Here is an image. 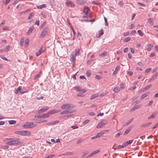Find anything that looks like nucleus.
Instances as JSON below:
<instances>
[{
  "label": "nucleus",
  "mask_w": 158,
  "mask_h": 158,
  "mask_svg": "<svg viewBox=\"0 0 158 158\" xmlns=\"http://www.w3.org/2000/svg\"><path fill=\"white\" fill-rule=\"evenodd\" d=\"M4 141L6 142V144L7 145H17L20 143L19 139L6 138L4 139Z\"/></svg>",
  "instance_id": "f257e3e1"
},
{
  "label": "nucleus",
  "mask_w": 158,
  "mask_h": 158,
  "mask_svg": "<svg viewBox=\"0 0 158 158\" xmlns=\"http://www.w3.org/2000/svg\"><path fill=\"white\" fill-rule=\"evenodd\" d=\"M83 12L84 13L83 17L86 18L90 17L91 13L88 7H85L83 9Z\"/></svg>",
  "instance_id": "f03ea898"
},
{
  "label": "nucleus",
  "mask_w": 158,
  "mask_h": 158,
  "mask_svg": "<svg viewBox=\"0 0 158 158\" xmlns=\"http://www.w3.org/2000/svg\"><path fill=\"white\" fill-rule=\"evenodd\" d=\"M35 126V125H34L33 123L28 122L24 123V124L23 126V127L24 128H31Z\"/></svg>",
  "instance_id": "7ed1b4c3"
},
{
  "label": "nucleus",
  "mask_w": 158,
  "mask_h": 158,
  "mask_svg": "<svg viewBox=\"0 0 158 158\" xmlns=\"http://www.w3.org/2000/svg\"><path fill=\"white\" fill-rule=\"evenodd\" d=\"M27 92V90L22 89L21 87L19 86L16 89H15V93L16 94H22Z\"/></svg>",
  "instance_id": "20e7f679"
},
{
  "label": "nucleus",
  "mask_w": 158,
  "mask_h": 158,
  "mask_svg": "<svg viewBox=\"0 0 158 158\" xmlns=\"http://www.w3.org/2000/svg\"><path fill=\"white\" fill-rule=\"evenodd\" d=\"M40 115L37 116H35V118L34 119L35 122L37 123H40L44 122H47V121L44 119H41L42 118L40 117Z\"/></svg>",
  "instance_id": "39448f33"
},
{
  "label": "nucleus",
  "mask_w": 158,
  "mask_h": 158,
  "mask_svg": "<svg viewBox=\"0 0 158 158\" xmlns=\"http://www.w3.org/2000/svg\"><path fill=\"white\" fill-rule=\"evenodd\" d=\"M73 107V106L71 104L69 103L64 104L61 106V108L62 109L71 110L70 109Z\"/></svg>",
  "instance_id": "423d86ee"
},
{
  "label": "nucleus",
  "mask_w": 158,
  "mask_h": 158,
  "mask_svg": "<svg viewBox=\"0 0 158 158\" xmlns=\"http://www.w3.org/2000/svg\"><path fill=\"white\" fill-rule=\"evenodd\" d=\"M107 123L106 120H103L100 122L97 125V128H100L103 127Z\"/></svg>",
  "instance_id": "0eeeda50"
},
{
  "label": "nucleus",
  "mask_w": 158,
  "mask_h": 158,
  "mask_svg": "<svg viewBox=\"0 0 158 158\" xmlns=\"http://www.w3.org/2000/svg\"><path fill=\"white\" fill-rule=\"evenodd\" d=\"M66 5L69 7L73 8L74 7V3L70 1L67 0L65 3Z\"/></svg>",
  "instance_id": "6e6552de"
},
{
  "label": "nucleus",
  "mask_w": 158,
  "mask_h": 158,
  "mask_svg": "<svg viewBox=\"0 0 158 158\" xmlns=\"http://www.w3.org/2000/svg\"><path fill=\"white\" fill-rule=\"evenodd\" d=\"M75 110H65L62 112H61L60 113V114H67L69 113H72L73 112H75Z\"/></svg>",
  "instance_id": "1a4fd4ad"
},
{
  "label": "nucleus",
  "mask_w": 158,
  "mask_h": 158,
  "mask_svg": "<svg viewBox=\"0 0 158 158\" xmlns=\"http://www.w3.org/2000/svg\"><path fill=\"white\" fill-rule=\"evenodd\" d=\"M48 30L47 29H44L40 35V38L44 37L45 35H47L48 34Z\"/></svg>",
  "instance_id": "9d476101"
},
{
  "label": "nucleus",
  "mask_w": 158,
  "mask_h": 158,
  "mask_svg": "<svg viewBox=\"0 0 158 158\" xmlns=\"http://www.w3.org/2000/svg\"><path fill=\"white\" fill-rule=\"evenodd\" d=\"M60 110L59 109H54L48 112L50 115L60 112Z\"/></svg>",
  "instance_id": "9b49d317"
},
{
  "label": "nucleus",
  "mask_w": 158,
  "mask_h": 158,
  "mask_svg": "<svg viewBox=\"0 0 158 158\" xmlns=\"http://www.w3.org/2000/svg\"><path fill=\"white\" fill-rule=\"evenodd\" d=\"M48 108L49 107L48 106H45V107L40 109L38 111V112L39 113H41L44 112L48 110Z\"/></svg>",
  "instance_id": "f8f14e48"
},
{
  "label": "nucleus",
  "mask_w": 158,
  "mask_h": 158,
  "mask_svg": "<svg viewBox=\"0 0 158 158\" xmlns=\"http://www.w3.org/2000/svg\"><path fill=\"white\" fill-rule=\"evenodd\" d=\"M158 113L157 112H153L152 115H150L148 118V119H151L155 118Z\"/></svg>",
  "instance_id": "ddd939ff"
},
{
  "label": "nucleus",
  "mask_w": 158,
  "mask_h": 158,
  "mask_svg": "<svg viewBox=\"0 0 158 158\" xmlns=\"http://www.w3.org/2000/svg\"><path fill=\"white\" fill-rule=\"evenodd\" d=\"M103 34L104 31L102 29L99 31L98 33L96 34V36L97 37L99 38Z\"/></svg>",
  "instance_id": "4468645a"
},
{
  "label": "nucleus",
  "mask_w": 158,
  "mask_h": 158,
  "mask_svg": "<svg viewBox=\"0 0 158 158\" xmlns=\"http://www.w3.org/2000/svg\"><path fill=\"white\" fill-rule=\"evenodd\" d=\"M24 131H18L15 132V133L16 134L19 135H21L24 136Z\"/></svg>",
  "instance_id": "2eb2a0df"
},
{
  "label": "nucleus",
  "mask_w": 158,
  "mask_h": 158,
  "mask_svg": "<svg viewBox=\"0 0 158 158\" xmlns=\"http://www.w3.org/2000/svg\"><path fill=\"white\" fill-rule=\"evenodd\" d=\"M76 56H75L73 54H73H72L71 55L70 59L71 60V61L73 62V64H74L75 61V58Z\"/></svg>",
  "instance_id": "dca6fc26"
},
{
  "label": "nucleus",
  "mask_w": 158,
  "mask_h": 158,
  "mask_svg": "<svg viewBox=\"0 0 158 158\" xmlns=\"http://www.w3.org/2000/svg\"><path fill=\"white\" fill-rule=\"evenodd\" d=\"M100 152V151L99 150H96L94 151L91 153L88 156L89 157H91L93 155H95V154L98 153Z\"/></svg>",
  "instance_id": "f3484780"
},
{
  "label": "nucleus",
  "mask_w": 158,
  "mask_h": 158,
  "mask_svg": "<svg viewBox=\"0 0 158 158\" xmlns=\"http://www.w3.org/2000/svg\"><path fill=\"white\" fill-rule=\"evenodd\" d=\"M48 112L45 114H43L41 115H40V117L42 118H47L49 117L50 116Z\"/></svg>",
  "instance_id": "a211bd4d"
},
{
  "label": "nucleus",
  "mask_w": 158,
  "mask_h": 158,
  "mask_svg": "<svg viewBox=\"0 0 158 158\" xmlns=\"http://www.w3.org/2000/svg\"><path fill=\"white\" fill-rule=\"evenodd\" d=\"M150 94V92H147L143 94L140 98V99H143L145 97L148 95Z\"/></svg>",
  "instance_id": "6ab92c4d"
},
{
  "label": "nucleus",
  "mask_w": 158,
  "mask_h": 158,
  "mask_svg": "<svg viewBox=\"0 0 158 158\" xmlns=\"http://www.w3.org/2000/svg\"><path fill=\"white\" fill-rule=\"evenodd\" d=\"M44 50H43L42 48H41L38 51L36 52V55L37 56L40 55L44 51Z\"/></svg>",
  "instance_id": "aec40b11"
},
{
  "label": "nucleus",
  "mask_w": 158,
  "mask_h": 158,
  "mask_svg": "<svg viewBox=\"0 0 158 158\" xmlns=\"http://www.w3.org/2000/svg\"><path fill=\"white\" fill-rule=\"evenodd\" d=\"M133 141V140H132L127 141L126 142L123 143V145L126 147L127 145L131 144L132 142Z\"/></svg>",
  "instance_id": "412c9836"
},
{
  "label": "nucleus",
  "mask_w": 158,
  "mask_h": 158,
  "mask_svg": "<svg viewBox=\"0 0 158 158\" xmlns=\"http://www.w3.org/2000/svg\"><path fill=\"white\" fill-rule=\"evenodd\" d=\"M34 29V27H31L28 30V31L27 32V35H29L33 31V29Z\"/></svg>",
  "instance_id": "4be33fe9"
},
{
  "label": "nucleus",
  "mask_w": 158,
  "mask_h": 158,
  "mask_svg": "<svg viewBox=\"0 0 158 158\" xmlns=\"http://www.w3.org/2000/svg\"><path fill=\"white\" fill-rule=\"evenodd\" d=\"M153 47V44H149L148 45V47L147 48V50L150 51L151 50L152 48Z\"/></svg>",
  "instance_id": "5701e85b"
},
{
  "label": "nucleus",
  "mask_w": 158,
  "mask_h": 158,
  "mask_svg": "<svg viewBox=\"0 0 158 158\" xmlns=\"http://www.w3.org/2000/svg\"><path fill=\"white\" fill-rule=\"evenodd\" d=\"M119 68H120L119 66H117L115 68V70L113 73V75H115L116 74H117V73L118 70L119 69Z\"/></svg>",
  "instance_id": "b1692460"
},
{
  "label": "nucleus",
  "mask_w": 158,
  "mask_h": 158,
  "mask_svg": "<svg viewBox=\"0 0 158 158\" xmlns=\"http://www.w3.org/2000/svg\"><path fill=\"white\" fill-rule=\"evenodd\" d=\"M152 86L151 85H149L146 86L144 88H143L142 89V90L143 91H144L148 89H149Z\"/></svg>",
  "instance_id": "393cba45"
},
{
  "label": "nucleus",
  "mask_w": 158,
  "mask_h": 158,
  "mask_svg": "<svg viewBox=\"0 0 158 158\" xmlns=\"http://www.w3.org/2000/svg\"><path fill=\"white\" fill-rule=\"evenodd\" d=\"M24 135L25 136H29L31 135V132L28 131H24Z\"/></svg>",
  "instance_id": "a878e982"
},
{
  "label": "nucleus",
  "mask_w": 158,
  "mask_h": 158,
  "mask_svg": "<svg viewBox=\"0 0 158 158\" xmlns=\"http://www.w3.org/2000/svg\"><path fill=\"white\" fill-rule=\"evenodd\" d=\"M46 7V5L45 4H43L41 5L38 6H37V8L38 9H42Z\"/></svg>",
  "instance_id": "bb28decb"
},
{
  "label": "nucleus",
  "mask_w": 158,
  "mask_h": 158,
  "mask_svg": "<svg viewBox=\"0 0 158 158\" xmlns=\"http://www.w3.org/2000/svg\"><path fill=\"white\" fill-rule=\"evenodd\" d=\"M10 49V46L9 45H6L4 49L5 52H8Z\"/></svg>",
  "instance_id": "cd10ccee"
},
{
  "label": "nucleus",
  "mask_w": 158,
  "mask_h": 158,
  "mask_svg": "<svg viewBox=\"0 0 158 158\" xmlns=\"http://www.w3.org/2000/svg\"><path fill=\"white\" fill-rule=\"evenodd\" d=\"M113 91L115 93L118 92L120 91V88L118 87H115L113 89Z\"/></svg>",
  "instance_id": "c85d7f7f"
},
{
  "label": "nucleus",
  "mask_w": 158,
  "mask_h": 158,
  "mask_svg": "<svg viewBox=\"0 0 158 158\" xmlns=\"http://www.w3.org/2000/svg\"><path fill=\"white\" fill-rule=\"evenodd\" d=\"M153 20L152 18H149L148 19V22L151 26H152L153 24Z\"/></svg>",
  "instance_id": "c756f323"
},
{
  "label": "nucleus",
  "mask_w": 158,
  "mask_h": 158,
  "mask_svg": "<svg viewBox=\"0 0 158 158\" xmlns=\"http://www.w3.org/2000/svg\"><path fill=\"white\" fill-rule=\"evenodd\" d=\"M131 130V128H129L127 129L125 131L124 135H126L128 134Z\"/></svg>",
  "instance_id": "7c9ffc66"
},
{
  "label": "nucleus",
  "mask_w": 158,
  "mask_h": 158,
  "mask_svg": "<svg viewBox=\"0 0 158 158\" xmlns=\"http://www.w3.org/2000/svg\"><path fill=\"white\" fill-rule=\"evenodd\" d=\"M8 123L10 124H14L16 123V121L15 120H10L9 121Z\"/></svg>",
  "instance_id": "2f4dec72"
},
{
  "label": "nucleus",
  "mask_w": 158,
  "mask_h": 158,
  "mask_svg": "<svg viewBox=\"0 0 158 158\" xmlns=\"http://www.w3.org/2000/svg\"><path fill=\"white\" fill-rule=\"evenodd\" d=\"M29 43V40L28 39H26L25 41V45L26 47L28 46Z\"/></svg>",
  "instance_id": "473e14b6"
},
{
  "label": "nucleus",
  "mask_w": 158,
  "mask_h": 158,
  "mask_svg": "<svg viewBox=\"0 0 158 158\" xmlns=\"http://www.w3.org/2000/svg\"><path fill=\"white\" fill-rule=\"evenodd\" d=\"M74 89L77 91H81V88L80 87L76 86L74 87Z\"/></svg>",
  "instance_id": "72a5a7b5"
},
{
  "label": "nucleus",
  "mask_w": 158,
  "mask_h": 158,
  "mask_svg": "<svg viewBox=\"0 0 158 158\" xmlns=\"http://www.w3.org/2000/svg\"><path fill=\"white\" fill-rule=\"evenodd\" d=\"M75 52L74 53V54L76 56H78V53L80 52L79 49V48H78L77 49H76L75 50Z\"/></svg>",
  "instance_id": "f704fd0d"
},
{
  "label": "nucleus",
  "mask_w": 158,
  "mask_h": 158,
  "mask_svg": "<svg viewBox=\"0 0 158 158\" xmlns=\"http://www.w3.org/2000/svg\"><path fill=\"white\" fill-rule=\"evenodd\" d=\"M98 95L97 94H94L93 95L91 96L90 97V99H94V98L97 97L98 96Z\"/></svg>",
  "instance_id": "c9c22d12"
},
{
  "label": "nucleus",
  "mask_w": 158,
  "mask_h": 158,
  "mask_svg": "<svg viewBox=\"0 0 158 158\" xmlns=\"http://www.w3.org/2000/svg\"><path fill=\"white\" fill-rule=\"evenodd\" d=\"M86 73L87 76L88 77H90L91 75V71L89 70L87 71Z\"/></svg>",
  "instance_id": "e433bc0d"
},
{
  "label": "nucleus",
  "mask_w": 158,
  "mask_h": 158,
  "mask_svg": "<svg viewBox=\"0 0 158 158\" xmlns=\"http://www.w3.org/2000/svg\"><path fill=\"white\" fill-rule=\"evenodd\" d=\"M34 14L33 12L31 13L29 15L28 19H30L32 18L33 16L34 15Z\"/></svg>",
  "instance_id": "4c0bfd02"
},
{
  "label": "nucleus",
  "mask_w": 158,
  "mask_h": 158,
  "mask_svg": "<svg viewBox=\"0 0 158 158\" xmlns=\"http://www.w3.org/2000/svg\"><path fill=\"white\" fill-rule=\"evenodd\" d=\"M151 69H152L151 68H148L145 70V73H148L151 70Z\"/></svg>",
  "instance_id": "58836bf2"
},
{
  "label": "nucleus",
  "mask_w": 158,
  "mask_h": 158,
  "mask_svg": "<svg viewBox=\"0 0 158 158\" xmlns=\"http://www.w3.org/2000/svg\"><path fill=\"white\" fill-rule=\"evenodd\" d=\"M125 84L124 83H122L120 84V88L122 89H124L125 88Z\"/></svg>",
  "instance_id": "ea45409f"
},
{
  "label": "nucleus",
  "mask_w": 158,
  "mask_h": 158,
  "mask_svg": "<svg viewBox=\"0 0 158 158\" xmlns=\"http://www.w3.org/2000/svg\"><path fill=\"white\" fill-rule=\"evenodd\" d=\"M131 38L130 37H127L125 39H124L123 41L124 42H128L130 40Z\"/></svg>",
  "instance_id": "a19ab883"
},
{
  "label": "nucleus",
  "mask_w": 158,
  "mask_h": 158,
  "mask_svg": "<svg viewBox=\"0 0 158 158\" xmlns=\"http://www.w3.org/2000/svg\"><path fill=\"white\" fill-rule=\"evenodd\" d=\"M6 23V21L5 20H3L2 21V23L0 24V27H2Z\"/></svg>",
  "instance_id": "79ce46f5"
},
{
  "label": "nucleus",
  "mask_w": 158,
  "mask_h": 158,
  "mask_svg": "<svg viewBox=\"0 0 158 158\" xmlns=\"http://www.w3.org/2000/svg\"><path fill=\"white\" fill-rule=\"evenodd\" d=\"M1 148L3 149H7L9 148L8 145H3L2 146Z\"/></svg>",
  "instance_id": "37998d69"
},
{
  "label": "nucleus",
  "mask_w": 158,
  "mask_h": 158,
  "mask_svg": "<svg viewBox=\"0 0 158 158\" xmlns=\"http://www.w3.org/2000/svg\"><path fill=\"white\" fill-rule=\"evenodd\" d=\"M24 39L23 38L22 39L20 40V44L21 46H22L24 42Z\"/></svg>",
  "instance_id": "c03bdc74"
},
{
  "label": "nucleus",
  "mask_w": 158,
  "mask_h": 158,
  "mask_svg": "<svg viewBox=\"0 0 158 158\" xmlns=\"http://www.w3.org/2000/svg\"><path fill=\"white\" fill-rule=\"evenodd\" d=\"M125 146L123 145V143L122 145H118L117 147V148L118 149H121L123 148Z\"/></svg>",
  "instance_id": "a18cd8bd"
},
{
  "label": "nucleus",
  "mask_w": 158,
  "mask_h": 158,
  "mask_svg": "<svg viewBox=\"0 0 158 158\" xmlns=\"http://www.w3.org/2000/svg\"><path fill=\"white\" fill-rule=\"evenodd\" d=\"M81 37V35L80 33L78 32L77 34V38L79 39L80 40Z\"/></svg>",
  "instance_id": "49530a36"
},
{
  "label": "nucleus",
  "mask_w": 158,
  "mask_h": 158,
  "mask_svg": "<svg viewBox=\"0 0 158 158\" xmlns=\"http://www.w3.org/2000/svg\"><path fill=\"white\" fill-rule=\"evenodd\" d=\"M122 134V133L121 132H119L116 134L115 135V137H118Z\"/></svg>",
  "instance_id": "de8ad7c7"
},
{
  "label": "nucleus",
  "mask_w": 158,
  "mask_h": 158,
  "mask_svg": "<svg viewBox=\"0 0 158 158\" xmlns=\"http://www.w3.org/2000/svg\"><path fill=\"white\" fill-rule=\"evenodd\" d=\"M104 20H105V25L106 26H108V23L107 22V19L106 17H104Z\"/></svg>",
  "instance_id": "09e8293b"
},
{
  "label": "nucleus",
  "mask_w": 158,
  "mask_h": 158,
  "mask_svg": "<svg viewBox=\"0 0 158 158\" xmlns=\"http://www.w3.org/2000/svg\"><path fill=\"white\" fill-rule=\"evenodd\" d=\"M89 119H86L85 120L83 123V124L84 125H85L87 123H88L89 122Z\"/></svg>",
  "instance_id": "8fccbe9b"
},
{
  "label": "nucleus",
  "mask_w": 158,
  "mask_h": 158,
  "mask_svg": "<svg viewBox=\"0 0 158 158\" xmlns=\"http://www.w3.org/2000/svg\"><path fill=\"white\" fill-rule=\"evenodd\" d=\"M9 27L8 26H4L3 27L2 30H6L8 29Z\"/></svg>",
  "instance_id": "3c124183"
},
{
  "label": "nucleus",
  "mask_w": 158,
  "mask_h": 158,
  "mask_svg": "<svg viewBox=\"0 0 158 158\" xmlns=\"http://www.w3.org/2000/svg\"><path fill=\"white\" fill-rule=\"evenodd\" d=\"M82 141V139L81 138H80L78 139L77 141V143L78 144L81 143Z\"/></svg>",
  "instance_id": "603ef678"
},
{
  "label": "nucleus",
  "mask_w": 158,
  "mask_h": 158,
  "mask_svg": "<svg viewBox=\"0 0 158 158\" xmlns=\"http://www.w3.org/2000/svg\"><path fill=\"white\" fill-rule=\"evenodd\" d=\"M156 78V77L155 75H154L152 77L150 80V81L154 80H155Z\"/></svg>",
  "instance_id": "864d4df0"
},
{
  "label": "nucleus",
  "mask_w": 158,
  "mask_h": 158,
  "mask_svg": "<svg viewBox=\"0 0 158 158\" xmlns=\"http://www.w3.org/2000/svg\"><path fill=\"white\" fill-rule=\"evenodd\" d=\"M102 135V134L101 133H99L97 134L96 137L97 138L101 136Z\"/></svg>",
  "instance_id": "5fc2aeb1"
},
{
  "label": "nucleus",
  "mask_w": 158,
  "mask_h": 158,
  "mask_svg": "<svg viewBox=\"0 0 158 158\" xmlns=\"http://www.w3.org/2000/svg\"><path fill=\"white\" fill-rule=\"evenodd\" d=\"M0 57L3 60H8L5 57H4L2 56H0Z\"/></svg>",
  "instance_id": "6e6d98bb"
},
{
  "label": "nucleus",
  "mask_w": 158,
  "mask_h": 158,
  "mask_svg": "<svg viewBox=\"0 0 158 158\" xmlns=\"http://www.w3.org/2000/svg\"><path fill=\"white\" fill-rule=\"evenodd\" d=\"M158 127V122L152 128V129H154Z\"/></svg>",
  "instance_id": "4d7b16f0"
},
{
  "label": "nucleus",
  "mask_w": 158,
  "mask_h": 158,
  "mask_svg": "<svg viewBox=\"0 0 158 158\" xmlns=\"http://www.w3.org/2000/svg\"><path fill=\"white\" fill-rule=\"evenodd\" d=\"M107 54V52H103L102 54H100V56H104L106 55Z\"/></svg>",
  "instance_id": "13d9d810"
},
{
  "label": "nucleus",
  "mask_w": 158,
  "mask_h": 158,
  "mask_svg": "<svg viewBox=\"0 0 158 158\" xmlns=\"http://www.w3.org/2000/svg\"><path fill=\"white\" fill-rule=\"evenodd\" d=\"M136 33V31H132L131 33V35H135Z\"/></svg>",
  "instance_id": "bf43d9fd"
},
{
  "label": "nucleus",
  "mask_w": 158,
  "mask_h": 158,
  "mask_svg": "<svg viewBox=\"0 0 158 158\" xmlns=\"http://www.w3.org/2000/svg\"><path fill=\"white\" fill-rule=\"evenodd\" d=\"M40 76V74H37L34 77V79H36L37 78H39Z\"/></svg>",
  "instance_id": "052dcab7"
},
{
  "label": "nucleus",
  "mask_w": 158,
  "mask_h": 158,
  "mask_svg": "<svg viewBox=\"0 0 158 158\" xmlns=\"http://www.w3.org/2000/svg\"><path fill=\"white\" fill-rule=\"evenodd\" d=\"M92 3L93 4L96 5H98L99 4V2H95L94 1H92Z\"/></svg>",
  "instance_id": "680f3d73"
},
{
  "label": "nucleus",
  "mask_w": 158,
  "mask_h": 158,
  "mask_svg": "<svg viewBox=\"0 0 158 158\" xmlns=\"http://www.w3.org/2000/svg\"><path fill=\"white\" fill-rule=\"evenodd\" d=\"M156 55V53L154 52H152L150 55L149 57H150L154 56Z\"/></svg>",
  "instance_id": "e2e57ef3"
},
{
  "label": "nucleus",
  "mask_w": 158,
  "mask_h": 158,
  "mask_svg": "<svg viewBox=\"0 0 158 158\" xmlns=\"http://www.w3.org/2000/svg\"><path fill=\"white\" fill-rule=\"evenodd\" d=\"M139 35L140 36H143V33L141 32L140 30H139Z\"/></svg>",
  "instance_id": "0e129e2a"
},
{
  "label": "nucleus",
  "mask_w": 158,
  "mask_h": 158,
  "mask_svg": "<svg viewBox=\"0 0 158 158\" xmlns=\"http://www.w3.org/2000/svg\"><path fill=\"white\" fill-rule=\"evenodd\" d=\"M95 78L98 80H100L101 78V77L100 76L97 75L95 77Z\"/></svg>",
  "instance_id": "69168bd1"
},
{
  "label": "nucleus",
  "mask_w": 158,
  "mask_h": 158,
  "mask_svg": "<svg viewBox=\"0 0 158 158\" xmlns=\"http://www.w3.org/2000/svg\"><path fill=\"white\" fill-rule=\"evenodd\" d=\"M118 5L120 6H123V2L122 1H120L119 2H118Z\"/></svg>",
  "instance_id": "338daca9"
},
{
  "label": "nucleus",
  "mask_w": 158,
  "mask_h": 158,
  "mask_svg": "<svg viewBox=\"0 0 158 158\" xmlns=\"http://www.w3.org/2000/svg\"><path fill=\"white\" fill-rule=\"evenodd\" d=\"M132 121V119H131L129 121H128L126 123V125H129L131 122Z\"/></svg>",
  "instance_id": "774afa93"
}]
</instances>
